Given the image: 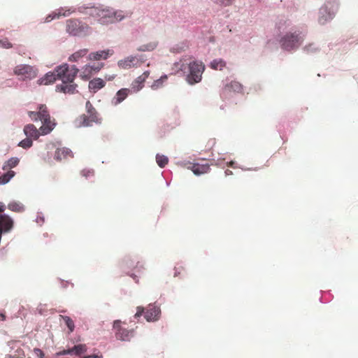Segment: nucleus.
<instances>
[{
  "instance_id": "nucleus-1",
  "label": "nucleus",
  "mask_w": 358,
  "mask_h": 358,
  "mask_svg": "<svg viewBox=\"0 0 358 358\" xmlns=\"http://www.w3.org/2000/svg\"><path fill=\"white\" fill-rule=\"evenodd\" d=\"M78 11L81 13L88 14L96 18L98 22L102 24L114 23L124 18L122 12L114 11L112 9H101L94 6H80L78 8Z\"/></svg>"
},
{
  "instance_id": "nucleus-2",
  "label": "nucleus",
  "mask_w": 358,
  "mask_h": 358,
  "mask_svg": "<svg viewBox=\"0 0 358 358\" xmlns=\"http://www.w3.org/2000/svg\"><path fill=\"white\" fill-rule=\"evenodd\" d=\"M174 65L176 68L178 69V73H187L186 80L189 84L194 85L201 80L202 73L205 69V66L202 62H192L185 64L180 61L175 63Z\"/></svg>"
},
{
  "instance_id": "nucleus-3",
  "label": "nucleus",
  "mask_w": 358,
  "mask_h": 358,
  "mask_svg": "<svg viewBox=\"0 0 358 358\" xmlns=\"http://www.w3.org/2000/svg\"><path fill=\"white\" fill-rule=\"evenodd\" d=\"M87 114L80 115L76 122L78 127H90L93 122L101 123V118L95 108L92 106L90 101L85 104Z\"/></svg>"
},
{
  "instance_id": "nucleus-4",
  "label": "nucleus",
  "mask_w": 358,
  "mask_h": 358,
  "mask_svg": "<svg viewBox=\"0 0 358 358\" xmlns=\"http://www.w3.org/2000/svg\"><path fill=\"white\" fill-rule=\"evenodd\" d=\"M90 26L77 19L68 20L66 22V30L72 36H85L90 31Z\"/></svg>"
},
{
  "instance_id": "nucleus-5",
  "label": "nucleus",
  "mask_w": 358,
  "mask_h": 358,
  "mask_svg": "<svg viewBox=\"0 0 358 358\" xmlns=\"http://www.w3.org/2000/svg\"><path fill=\"white\" fill-rule=\"evenodd\" d=\"M56 72L59 80L62 83H73L78 73V69L74 65L69 66L67 64H63L56 67Z\"/></svg>"
},
{
  "instance_id": "nucleus-6",
  "label": "nucleus",
  "mask_w": 358,
  "mask_h": 358,
  "mask_svg": "<svg viewBox=\"0 0 358 358\" xmlns=\"http://www.w3.org/2000/svg\"><path fill=\"white\" fill-rule=\"evenodd\" d=\"M303 41V36L300 33H287L280 40L282 48L286 50H292L298 48Z\"/></svg>"
},
{
  "instance_id": "nucleus-7",
  "label": "nucleus",
  "mask_w": 358,
  "mask_h": 358,
  "mask_svg": "<svg viewBox=\"0 0 358 358\" xmlns=\"http://www.w3.org/2000/svg\"><path fill=\"white\" fill-rule=\"evenodd\" d=\"M143 313L144 317L148 322H153L159 320L161 315V310L159 307L154 304H150L146 308L145 312L144 311V308L138 306L137 312L134 315V317L138 318L141 317Z\"/></svg>"
},
{
  "instance_id": "nucleus-8",
  "label": "nucleus",
  "mask_w": 358,
  "mask_h": 358,
  "mask_svg": "<svg viewBox=\"0 0 358 358\" xmlns=\"http://www.w3.org/2000/svg\"><path fill=\"white\" fill-rule=\"evenodd\" d=\"M144 60L142 57H138L136 56H128L117 62V65L120 69H129L131 68H136L140 66Z\"/></svg>"
},
{
  "instance_id": "nucleus-9",
  "label": "nucleus",
  "mask_w": 358,
  "mask_h": 358,
  "mask_svg": "<svg viewBox=\"0 0 358 358\" xmlns=\"http://www.w3.org/2000/svg\"><path fill=\"white\" fill-rule=\"evenodd\" d=\"M120 320H115L113 323V328L116 330V338L121 341H129L133 336V330H128L120 325Z\"/></svg>"
},
{
  "instance_id": "nucleus-10",
  "label": "nucleus",
  "mask_w": 358,
  "mask_h": 358,
  "mask_svg": "<svg viewBox=\"0 0 358 358\" xmlns=\"http://www.w3.org/2000/svg\"><path fill=\"white\" fill-rule=\"evenodd\" d=\"M15 75L22 76L24 78H31L36 76L34 69L29 65L17 66L14 69Z\"/></svg>"
},
{
  "instance_id": "nucleus-11",
  "label": "nucleus",
  "mask_w": 358,
  "mask_h": 358,
  "mask_svg": "<svg viewBox=\"0 0 358 358\" xmlns=\"http://www.w3.org/2000/svg\"><path fill=\"white\" fill-rule=\"evenodd\" d=\"M29 117L34 120H42L50 116L48 108L45 105H41L38 108V111H29L28 113Z\"/></svg>"
},
{
  "instance_id": "nucleus-12",
  "label": "nucleus",
  "mask_w": 358,
  "mask_h": 358,
  "mask_svg": "<svg viewBox=\"0 0 358 358\" xmlns=\"http://www.w3.org/2000/svg\"><path fill=\"white\" fill-rule=\"evenodd\" d=\"M102 67L103 64H97L93 66L85 65L82 69L80 76L84 80H89L94 73L99 71Z\"/></svg>"
},
{
  "instance_id": "nucleus-13",
  "label": "nucleus",
  "mask_w": 358,
  "mask_h": 358,
  "mask_svg": "<svg viewBox=\"0 0 358 358\" xmlns=\"http://www.w3.org/2000/svg\"><path fill=\"white\" fill-rule=\"evenodd\" d=\"M202 164L194 163L191 164V166L188 167L195 175H201L208 173L210 171V164L206 161L203 160Z\"/></svg>"
},
{
  "instance_id": "nucleus-14",
  "label": "nucleus",
  "mask_w": 358,
  "mask_h": 358,
  "mask_svg": "<svg viewBox=\"0 0 358 358\" xmlns=\"http://www.w3.org/2000/svg\"><path fill=\"white\" fill-rule=\"evenodd\" d=\"M87 351V346L85 344H79L75 345L72 348L64 350L57 353L58 355H66L74 354L77 356H80Z\"/></svg>"
},
{
  "instance_id": "nucleus-15",
  "label": "nucleus",
  "mask_w": 358,
  "mask_h": 358,
  "mask_svg": "<svg viewBox=\"0 0 358 358\" xmlns=\"http://www.w3.org/2000/svg\"><path fill=\"white\" fill-rule=\"evenodd\" d=\"M41 121L43 123V125L40 127L41 134L42 135H46L50 133L56 124L55 120H51L50 115Z\"/></svg>"
},
{
  "instance_id": "nucleus-16",
  "label": "nucleus",
  "mask_w": 358,
  "mask_h": 358,
  "mask_svg": "<svg viewBox=\"0 0 358 358\" xmlns=\"http://www.w3.org/2000/svg\"><path fill=\"white\" fill-rule=\"evenodd\" d=\"M78 85L73 83H62L60 85L56 86V90L65 94H74L76 91Z\"/></svg>"
},
{
  "instance_id": "nucleus-17",
  "label": "nucleus",
  "mask_w": 358,
  "mask_h": 358,
  "mask_svg": "<svg viewBox=\"0 0 358 358\" xmlns=\"http://www.w3.org/2000/svg\"><path fill=\"white\" fill-rule=\"evenodd\" d=\"M73 157L72 151L67 148H59L55 151V159L57 161L68 159Z\"/></svg>"
},
{
  "instance_id": "nucleus-18",
  "label": "nucleus",
  "mask_w": 358,
  "mask_h": 358,
  "mask_svg": "<svg viewBox=\"0 0 358 358\" xmlns=\"http://www.w3.org/2000/svg\"><path fill=\"white\" fill-rule=\"evenodd\" d=\"M130 90L128 88H122L118 90L115 96L112 99L111 103L114 106H117L122 103L129 95Z\"/></svg>"
},
{
  "instance_id": "nucleus-19",
  "label": "nucleus",
  "mask_w": 358,
  "mask_h": 358,
  "mask_svg": "<svg viewBox=\"0 0 358 358\" xmlns=\"http://www.w3.org/2000/svg\"><path fill=\"white\" fill-rule=\"evenodd\" d=\"M57 72H56V68L54 69L52 72L47 73L44 77L40 78L38 80V83L39 85H49L50 83H54L57 80H59V77H57Z\"/></svg>"
},
{
  "instance_id": "nucleus-20",
  "label": "nucleus",
  "mask_w": 358,
  "mask_h": 358,
  "mask_svg": "<svg viewBox=\"0 0 358 358\" xmlns=\"http://www.w3.org/2000/svg\"><path fill=\"white\" fill-rule=\"evenodd\" d=\"M150 71H146L142 75L139 76L131 84L132 89L134 91L138 92L141 90L143 87V83L148 78Z\"/></svg>"
},
{
  "instance_id": "nucleus-21",
  "label": "nucleus",
  "mask_w": 358,
  "mask_h": 358,
  "mask_svg": "<svg viewBox=\"0 0 358 358\" xmlns=\"http://www.w3.org/2000/svg\"><path fill=\"white\" fill-rule=\"evenodd\" d=\"M105 85H106V83L103 79H101L100 78H94V79L91 80L89 82L88 87L91 92L95 93L98 90L103 88L105 86Z\"/></svg>"
},
{
  "instance_id": "nucleus-22",
  "label": "nucleus",
  "mask_w": 358,
  "mask_h": 358,
  "mask_svg": "<svg viewBox=\"0 0 358 358\" xmlns=\"http://www.w3.org/2000/svg\"><path fill=\"white\" fill-rule=\"evenodd\" d=\"M24 133L28 138L37 139L40 136L41 131L40 129H37L34 124H29L24 127Z\"/></svg>"
},
{
  "instance_id": "nucleus-23",
  "label": "nucleus",
  "mask_w": 358,
  "mask_h": 358,
  "mask_svg": "<svg viewBox=\"0 0 358 358\" xmlns=\"http://www.w3.org/2000/svg\"><path fill=\"white\" fill-rule=\"evenodd\" d=\"M113 54V50H100L96 52H92L89 55L90 59L100 60L101 59H106L110 55Z\"/></svg>"
},
{
  "instance_id": "nucleus-24",
  "label": "nucleus",
  "mask_w": 358,
  "mask_h": 358,
  "mask_svg": "<svg viewBox=\"0 0 358 358\" xmlns=\"http://www.w3.org/2000/svg\"><path fill=\"white\" fill-rule=\"evenodd\" d=\"M138 264L139 262H136V259H133L131 257H127L122 259L120 266L121 269L125 270L127 268H135L138 266Z\"/></svg>"
},
{
  "instance_id": "nucleus-25",
  "label": "nucleus",
  "mask_w": 358,
  "mask_h": 358,
  "mask_svg": "<svg viewBox=\"0 0 358 358\" xmlns=\"http://www.w3.org/2000/svg\"><path fill=\"white\" fill-rule=\"evenodd\" d=\"M332 18V14L327 11V7L324 6L320 10L319 22L321 24H324L326 22Z\"/></svg>"
},
{
  "instance_id": "nucleus-26",
  "label": "nucleus",
  "mask_w": 358,
  "mask_h": 358,
  "mask_svg": "<svg viewBox=\"0 0 358 358\" xmlns=\"http://www.w3.org/2000/svg\"><path fill=\"white\" fill-rule=\"evenodd\" d=\"M225 90L229 92H234L236 93H241L243 92L242 85L237 81H231L230 83L225 85Z\"/></svg>"
},
{
  "instance_id": "nucleus-27",
  "label": "nucleus",
  "mask_w": 358,
  "mask_h": 358,
  "mask_svg": "<svg viewBox=\"0 0 358 358\" xmlns=\"http://www.w3.org/2000/svg\"><path fill=\"white\" fill-rule=\"evenodd\" d=\"M158 45V42L157 41H152L145 44L141 45L137 48L138 51L140 52H146V51H152Z\"/></svg>"
},
{
  "instance_id": "nucleus-28",
  "label": "nucleus",
  "mask_w": 358,
  "mask_h": 358,
  "mask_svg": "<svg viewBox=\"0 0 358 358\" xmlns=\"http://www.w3.org/2000/svg\"><path fill=\"white\" fill-rule=\"evenodd\" d=\"M88 52V49L84 48L79 50L76 52H75L73 54H72L69 58V60L72 62H78L80 58L85 56Z\"/></svg>"
},
{
  "instance_id": "nucleus-29",
  "label": "nucleus",
  "mask_w": 358,
  "mask_h": 358,
  "mask_svg": "<svg viewBox=\"0 0 358 358\" xmlns=\"http://www.w3.org/2000/svg\"><path fill=\"white\" fill-rule=\"evenodd\" d=\"M15 175V172L12 170H7L6 173L0 174V185L8 183Z\"/></svg>"
},
{
  "instance_id": "nucleus-30",
  "label": "nucleus",
  "mask_w": 358,
  "mask_h": 358,
  "mask_svg": "<svg viewBox=\"0 0 358 358\" xmlns=\"http://www.w3.org/2000/svg\"><path fill=\"white\" fill-rule=\"evenodd\" d=\"M19 162L20 159L17 157H11L3 164L2 169L3 171L10 170L17 166Z\"/></svg>"
},
{
  "instance_id": "nucleus-31",
  "label": "nucleus",
  "mask_w": 358,
  "mask_h": 358,
  "mask_svg": "<svg viewBox=\"0 0 358 358\" xmlns=\"http://www.w3.org/2000/svg\"><path fill=\"white\" fill-rule=\"evenodd\" d=\"M76 10V9L73 7L60 8L59 9L56 10L57 15V19L61 17L69 16L71 14L75 13Z\"/></svg>"
},
{
  "instance_id": "nucleus-32",
  "label": "nucleus",
  "mask_w": 358,
  "mask_h": 358,
  "mask_svg": "<svg viewBox=\"0 0 358 358\" xmlns=\"http://www.w3.org/2000/svg\"><path fill=\"white\" fill-rule=\"evenodd\" d=\"M8 208L13 212L22 213L24 210V206L20 202H10L8 205Z\"/></svg>"
},
{
  "instance_id": "nucleus-33",
  "label": "nucleus",
  "mask_w": 358,
  "mask_h": 358,
  "mask_svg": "<svg viewBox=\"0 0 358 358\" xmlns=\"http://www.w3.org/2000/svg\"><path fill=\"white\" fill-rule=\"evenodd\" d=\"M226 66V62L222 59H214L210 66L215 70H222Z\"/></svg>"
},
{
  "instance_id": "nucleus-34",
  "label": "nucleus",
  "mask_w": 358,
  "mask_h": 358,
  "mask_svg": "<svg viewBox=\"0 0 358 358\" xmlns=\"http://www.w3.org/2000/svg\"><path fill=\"white\" fill-rule=\"evenodd\" d=\"M156 162L158 166L164 168L169 162V159L166 156L157 154L156 156Z\"/></svg>"
},
{
  "instance_id": "nucleus-35",
  "label": "nucleus",
  "mask_w": 358,
  "mask_h": 358,
  "mask_svg": "<svg viewBox=\"0 0 358 358\" xmlns=\"http://www.w3.org/2000/svg\"><path fill=\"white\" fill-rule=\"evenodd\" d=\"M60 317L63 319L66 325L69 328V332H73L75 327L73 321L69 316L60 315Z\"/></svg>"
},
{
  "instance_id": "nucleus-36",
  "label": "nucleus",
  "mask_w": 358,
  "mask_h": 358,
  "mask_svg": "<svg viewBox=\"0 0 358 358\" xmlns=\"http://www.w3.org/2000/svg\"><path fill=\"white\" fill-rule=\"evenodd\" d=\"M167 79V76H162L159 79L155 80L151 85V88L154 90H157L162 87L163 83Z\"/></svg>"
},
{
  "instance_id": "nucleus-37",
  "label": "nucleus",
  "mask_w": 358,
  "mask_h": 358,
  "mask_svg": "<svg viewBox=\"0 0 358 358\" xmlns=\"http://www.w3.org/2000/svg\"><path fill=\"white\" fill-rule=\"evenodd\" d=\"M32 144H33L32 140L30 139V138H27L21 141L18 143V146L22 147L24 149H27V148H31L32 146Z\"/></svg>"
},
{
  "instance_id": "nucleus-38",
  "label": "nucleus",
  "mask_w": 358,
  "mask_h": 358,
  "mask_svg": "<svg viewBox=\"0 0 358 358\" xmlns=\"http://www.w3.org/2000/svg\"><path fill=\"white\" fill-rule=\"evenodd\" d=\"M0 47L2 48H11L13 47V44L8 41L7 38H0Z\"/></svg>"
},
{
  "instance_id": "nucleus-39",
  "label": "nucleus",
  "mask_w": 358,
  "mask_h": 358,
  "mask_svg": "<svg viewBox=\"0 0 358 358\" xmlns=\"http://www.w3.org/2000/svg\"><path fill=\"white\" fill-rule=\"evenodd\" d=\"M80 174L87 179L94 176V171L92 169H83L81 171Z\"/></svg>"
},
{
  "instance_id": "nucleus-40",
  "label": "nucleus",
  "mask_w": 358,
  "mask_h": 358,
  "mask_svg": "<svg viewBox=\"0 0 358 358\" xmlns=\"http://www.w3.org/2000/svg\"><path fill=\"white\" fill-rule=\"evenodd\" d=\"M304 50L308 53H312V52H315L317 50V48L315 46L314 44H309V45L305 46Z\"/></svg>"
},
{
  "instance_id": "nucleus-41",
  "label": "nucleus",
  "mask_w": 358,
  "mask_h": 358,
  "mask_svg": "<svg viewBox=\"0 0 358 358\" xmlns=\"http://www.w3.org/2000/svg\"><path fill=\"white\" fill-rule=\"evenodd\" d=\"M57 18V15L56 10L49 14L45 19V22H49L52 20Z\"/></svg>"
},
{
  "instance_id": "nucleus-42",
  "label": "nucleus",
  "mask_w": 358,
  "mask_h": 358,
  "mask_svg": "<svg viewBox=\"0 0 358 358\" xmlns=\"http://www.w3.org/2000/svg\"><path fill=\"white\" fill-rule=\"evenodd\" d=\"M57 18V15L56 10L49 14L45 19V22H49L52 20Z\"/></svg>"
},
{
  "instance_id": "nucleus-43",
  "label": "nucleus",
  "mask_w": 358,
  "mask_h": 358,
  "mask_svg": "<svg viewBox=\"0 0 358 358\" xmlns=\"http://www.w3.org/2000/svg\"><path fill=\"white\" fill-rule=\"evenodd\" d=\"M34 352L37 358H43L44 357L43 352L39 348H34Z\"/></svg>"
},
{
  "instance_id": "nucleus-44",
  "label": "nucleus",
  "mask_w": 358,
  "mask_h": 358,
  "mask_svg": "<svg viewBox=\"0 0 358 358\" xmlns=\"http://www.w3.org/2000/svg\"><path fill=\"white\" fill-rule=\"evenodd\" d=\"M183 267L182 266H179L178 267H175V273L174 276H178L180 274L181 271H183Z\"/></svg>"
},
{
  "instance_id": "nucleus-45",
  "label": "nucleus",
  "mask_w": 358,
  "mask_h": 358,
  "mask_svg": "<svg viewBox=\"0 0 358 358\" xmlns=\"http://www.w3.org/2000/svg\"><path fill=\"white\" fill-rule=\"evenodd\" d=\"M115 77H116V75L106 76L105 78H106V80L110 81V80H113Z\"/></svg>"
},
{
  "instance_id": "nucleus-46",
  "label": "nucleus",
  "mask_w": 358,
  "mask_h": 358,
  "mask_svg": "<svg viewBox=\"0 0 358 358\" xmlns=\"http://www.w3.org/2000/svg\"><path fill=\"white\" fill-rule=\"evenodd\" d=\"M101 356H100L99 355H90V356H85L83 358H101Z\"/></svg>"
},
{
  "instance_id": "nucleus-47",
  "label": "nucleus",
  "mask_w": 358,
  "mask_h": 358,
  "mask_svg": "<svg viewBox=\"0 0 358 358\" xmlns=\"http://www.w3.org/2000/svg\"><path fill=\"white\" fill-rule=\"evenodd\" d=\"M0 319H1L2 321L5 320H6V315H5L4 314L1 313V314L0 315Z\"/></svg>"
},
{
  "instance_id": "nucleus-48",
  "label": "nucleus",
  "mask_w": 358,
  "mask_h": 358,
  "mask_svg": "<svg viewBox=\"0 0 358 358\" xmlns=\"http://www.w3.org/2000/svg\"><path fill=\"white\" fill-rule=\"evenodd\" d=\"M225 174L227 176V175H231L232 174V171H230V170H227L225 171Z\"/></svg>"
},
{
  "instance_id": "nucleus-49",
  "label": "nucleus",
  "mask_w": 358,
  "mask_h": 358,
  "mask_svg": "<svg viewBox=\"0 0 358 358\" xmlns=\"http://www.w3.org/2000/svg\"><path fill=\"white\" fill-rule=\"evenodd\" d=\"M4 211V207L3 206H0V212Z\"/></svg>"
},
{
  "instance_id": "nucleus-50",
  "label": "nucleus",
  "mask_w": 358,
  "mask_h": 358,
  "mask_svg": "<svg viewBox=\"0 0 358 358\" xmlns=\"http://www.w3.org/2000/svg\"><path fill=\"white\" fill-rule=\"evenodd\" d=\"M233 164H234V162H231L229 163V166H233Z\"/></svg>"
}]
</instances>
